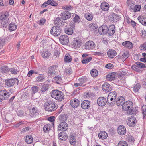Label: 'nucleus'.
Here are the masks:
<instances>
[{
	"label": "nucleus",
	"mask_w": 146,
	"mask_h": 146,
	"mask_svg": "<svg viewBox=\"0 0 146 146\" xmlns=\"http://www.w3.org/2000/svg\"><path fill=\"white\" fill-rule=\"evenodd\" d=\"M57 108L58 106L52 100H48L44 105V109L48 111H54Z\"/></svg>",
	"instance_id": "f257e3e1"
},
{
	"label": "nucleus",
	"mask_w": 146,
	"mask_h": 146,
	"mask_svg": "<svg viewBox=\"0 0 146 146\" xmlns=\"http://www.w3.org/2000/svg\"><path fill=\"white\" fill-rule=\"evenodd\" d=\"M51 95L52 97L60 102L62 101L64 99L63 92L58 90H52L51 92Z\"/></svg>",
	"instance_id": "f03ea898"
},
{
	"label": "nucleus",
	"mask_w": 146,
	"mask_h": 146,
	"mask_svg": "<svg viewBox=\"0 0 146 146\" xmlns=\"http://www.w3.org/2000/svg\"><path fill=\"white\" fill-rule=\"evenodd\" d=\"M9 15V12L7 11L0 13V20L3 22L4 27H6L8 23Z\"/></svg>",
	"instance_id": "7ed1b4c3"
},
{
	"label": "nucleus",
	"mask_w": 146,
	"mask_h": 146,
	"mask_svg": "<svg viewBox=\"0 0 146 146\" xmlns=\"http://www.w3.org/2000/svg\"><path fill=\"white\" fill-rule=\"evenodd\" d=\"M82 43V40L78 37L74 39L71 44V46L74 49L79 48L81 46Z\"/></svg>",
	"instance_id": "20e7f679"
},
{
	"label": "nucleus",
	"mask_w": 146,
	"mask_h": 146,
	"mask_svg": "<svg viewBox=\"0 0 146 146\" xmlns=\"http://www.w3.org/2000/svg\"><path fill=\"white\" fill-rule=\"evenodd\" d=\"M51 33L54 36H58L61 33L60 28L59 26L53 27L50 31Z\"/></svg>",
	"instance_id": "39448f33"
},
{
	"label": "nucleus",
	"mask_w": 146,
	"mask_h": 146,
	"mask_svg": "<svg viewBox=\"0 0 146 146\" xmlns=\"http://www.w3.org/2000/svg\"><path fill=\"white\" fill-rule=\"evenodd\" d=\"M10 93L4 90L0 91V102L3 99H7L9 97Z\"/></svg>",
	"instance_id": "423d86ee"
},
{
	"label": "nucleus",
	"mask_w": 146,
	"mask_h": 146,
	"mask_svg": "<svg viewBox=\"0 0 146 146\" xmlns=\"http://www.w3.org/2000/svg\"><path fill=\"white\" fill-rule=\"evenodd\" d=\"M5 84L9 87H11L14 86L16 83H18V80L16 78L8 79L5 80Z\"/></svg>",
	"instance_id": "0eeeda50"
},
{
	"label": "nucleus",
	"mask_w": 146,
	"mask_h": 146,
	"mask_svg": "<svg viewBox=\"0 0 146 146\" xmlns=\"http://www.w3.org/2000/svg\"><path fill=\"white\" fill-rule=\"evenodd\" d=\"M39 111L36 107H33L29 111V115L31 117H36L39 115Z\"/></svg>",
	"instance_id": "6e6552de"
},
{
	"label": "nucleus",
	"mask_w": 146,
	"mask_h": 146,
	"mask_svg": "<svg viewBox=\"0 0 146 146\" xmlns=\"http://www.w3.org/2000/svg\"><path fill=\"white\" fill-rule=\"evenodd\" d=\"M136 122V119L135 117L133 116L129 117L127 121V125L130 127L134 126L135 125Z\"/></svg>",
	"instance_id": "1a4fd4ad"
},
{
	"label": "nucleus",
	"mask_w": 146,
	"mask_h": 146,
	"mask_svg": "<svg viewBox=\"0 0 146 146\" xmlns=\"http://www.w3.org/2000/svg\"><path fill=\"white\" fill-rule=\"evenodd\" d=\"M133 105L132 102L130 101H128L125 102L122 106L123 110L125 111H127L133 107Z\"/></svg>",
	"instance_id": "9d476101"
},
{
	"label": "nucleus",
	"mask_w": 146,
	"mask_h": 146,
	"mask_svg": "<svg viewBox=\"0 0 146 146\" xmlns=\"http://www.w3.org/2000/svg\"><path fill=\"white\" fill-rule=\"evenodd\" d=\"M59 40L62 44L66 45L69 42V39L67 35H63L60 36Z\"/></svg>",
	"instance_id": "9b49d317"
},
{
	"label": "nucleus",
	"mask_w": 146,
	"mask_h": 146,
	"mask_svg": "<svg viewBox=\"0 0 146 146\" xmlns=\"http://www.w3.org/2000/svg\"><path fill=\"white\" fill-rule=\"evenodd\" d=\"M95 46L94 43L92 41H88L85 44V48L86 49L88 50H92Z\"/></svg>",
	"instance_id": "f8f14e48"
},
{
	"label": "nucleus",
	"mask_w": 146,
	"mask_h": 146,
	"mask_svg": "<svg viewBox=\"0 0 146 146\" xmlns=\"http://www.w3.org/2000/svg\"><path fill=\"white\" fill-rule=\"evenodd\" d=\"M108 27L106 25H103L100 27L98 29L99 33L102 35L106 34L108 33Z\"/></svg>",
	"instance_id": "ddd939ff"
},
{
	"label": "nucleus",
	"mask_w": 146,
	"mask_h": 146,
	"mask_svg": "<svg viewBox=\"0 0 146 146\" xmlns=\"http://www.w3.org/2000/svg\"><path fill=\"white\" fill-rule=\"evenodd\" d=\"M68 126L65 121L60 122L58 127V129L60 131H65L68 129Z\"/></svg>",
	"instance_id": "4468645a"
},
{
	"label": "nucleus",
	"mask_w": 146,
	"mask_h": 146,
	"mask_svg": "<svg viewBox=\"0 0 146 146\" xmlns=\"http://www.w3.org/2000/svg\"><path fill=\"white\" fill-rule=\"evenodd\" d=\"M102 89L106 92H109L112 90L111 86L107 82L105 83L102 86Z\"/></svg>",
	"instance_id": "2eb2a0df"
},
{
	"label": "nucleus",
	"mask_w": 146,
	"mask_h": 146,
	"mask_svg": "<svg viewBox=\"0 0 146 146\" xmlns=\"http://www.w3.org/2000/svg\"><path fill=\"white\" fill-rule=\"evenodd\" d=\"M97 102L99 106H103L106 105L107 102L106 99L104 97H101L98 98Z\"/></svg>",
	"instance_id": "dca6fc26"
},
{
	"label": "nucleus",
	"mask_w": 146,
	"mask_h": 146,
	"mask_svg": "<svg viewBox=\"0 0 146 146\" xmlns=\"http://www.w3.org/2000/svg\"><path fill=\"white\" fill-rule=\"evenodd\" d=\"M57 67L55 66H53L50 67L48 74L51 76H53L56 74Z\"/></svg>",
	"instance_id": "f3484780"
},
{
	"label": "nucleus",
	"mask_w": 146,
	"mask_h": 146,
	"mask_svg": "<svg viewBox=\"0 0 146 146\" xmlns=\"http://www.w3.org/2000/svg\"><path fill=\"white\" fill-rule=\"evenodd\" d=\"M117 131L118 133L120 135H124L126 132V128L124 126L120 125L118 128Z\"/></svg>",
	"instance_id": "a211bd4d"
},
{
	"label": "nucleus",
	"mask_w": 146,
	"mask_h": 146,
	"mask_svg": "<svg viewBox=\"0 0 146 146\" xmlns=\"http://www.w3.org/2000/svg\"><path fill=\"white\" fill-rule=\"evenodd\" d=\"M81 107L84 109L86 110L88 109L90 106V103L89 101L84 100L82 103Z\"/></svg>",
	"instance_id": "6ab92c4d"
},
{
	"label": "nucleus",
	"mask_w": 146,
	"mask_h": 146,
	"mask_svg": "<svg viewBox=\"0 0 146 146\" xmlns=\"http://www.w3.org/2000/svg\"><path fill=\"white\" fill-rule=\"evenodd\" d=\"M125 102V98L123 96L119 97L118 98L117 100L116 101L117 105L119 106H123Z\"/></svg>",
	"instance_id": "aec40b11"
},
{
	"label": "nucleus",
	"mask_w": 146,
	"mask_h": 146,
	"mask_svg": "<svg viewBox=\"0 0 146 146\" xmlns=\"http://www.w3.org/2000/svg\"><path fill=\"white\" fill-rule=\"evenodd\" d=\"M58 138L60 140L63 141H66L68 138L67 134L64 132H61L58 134Z\"/></svg>",
	"instance_id": "412c9836"
},
{
	"label": "nucleus",
	"mask_w": 146,
	"mask_h": 146,
	"mask_svg": "<svg viewBox=\"0 0 146 146\" xmlns=\"http://www.w3.org/2000/svg\"><path fill=\"white\" fill-rule=\"evenodd\" d=\"M70 105L73 108H77L79 105L80 101L77 99H74L70 101Z\"/></svg>",
	"instance_id": "4be33fe9"
},
{
	"label": "nucleus",
	"mask_w": 146,
	"mask_h": 146,
	"mask_svg": "<svg viewBox=\"0 0 146 146\" xmlns=\"http://www.w3.org/2000/svg\"><path fill=\"white\" fill-rule=\"evenodd\" d=\"M108 33L110 36L113 35L115 32V26L114 25H110L108 27Z\"/></svg>",
	"instance_id": "5701e85b"
},
{
	"label": "nucleus",
	"mask_w": 146,
	"mask_h": 146,
	"mask_svg": "<svg viewBox=\"0 0 146 146\" xmlns=\"http://www.w3.org/2000/svg\"><path fill=\"white\" fill-rule=\"evenodd\" d=\"M61 16L62 19L65 20L70 18L71 14L68 11H64L61 13Z\"/></svg>",
	"instance_id": "b1692460"
},
{
	"label": "nucleus",
	"mask_w": 146,
	"mask_h": 146,
	"mask_svg": "<svg viewBox=\"0 0 146 146\" xmlns=\"http://www.w3.org/2000/svg\"><path fill=\"white\" fill-rule=\"evenodd\" d=\"M108 56L110 58H112L115 56L117 55L116 51L112 49H110L107 53Z\"/></svg>",
	"instance_id": "393cba45"
},
{
	"label": "nucleus",
	"mask_w": 146,
	"mask_h": 146,
	"mask_svg": "<svg viewBox=\"0 0 146 146\" xmlns=\"http://www.w3.org/2000/svg\"><path fill=\"white\" fill-rule=\"evenodd\" d=\"M107 137V133L104 131H100L98 135L99 138L100 139L102 140L106 138Z\"/></svg>",
	"instance_id": "a878e982"
},
{
	"label": "nucleus",
	"mask_w": 146,
	"mask_h": 146,
	"mask_svg": "<svg viewBox=\"0 0 146 146\" xmlns=\"http://www.w3.org/2000/svg\"><path fill=\"white\" fill-rule=\"evenodd\" d=\"M130 10L131 11L136 12L139 11L140 10L141 6L140 5H135L133 7V6L131 5L130 6Z\"/></svg>",
	"instance_id": "bb28decb"
},
{
	"label": "nucleus",
	"mask_w": 146,
	"mask_h": 146,
	"mask_svg": "<svg viewBox=\"0 0 146 146\" xmlns=\"http://www.w3.org/2000/svg\"><path fill=\"white\" fill-rule=\"evenodd\" d=\"M122 45L129 49H132L133 46L132 43L129 41H126L123 42Z\"/></svg>",
	"instance_id": "cd10ccee"
},
{
	"label": "nucleus",
	"mask_w": 146,
	"mask_h": 146,
	"mask_svg": "<svg viewBox=\"0 0 146 146\" xmlns=\"http://www.w3.org/2000/svg\"><path fill=\"white\" fill-rule=\"evenodd\" d=\"M109 5L106 3H102L100 6L101 9L105 11H107L109 9Z\"/></svg>",
	"instance_id": "c85d7f7f"
},
{
	"label": "nucleus",
	"mask_w": 146,
	"mask_h": 146,
	"mask_svg": "<svg viewBox=\"0 0 146 146\" xmlns=\"http://www.w3.org/2000/svg\"><path fill=\"white\" fill-rule=\"evenodd\" d=\"M115 74L113 73H111L106 76V79L109 81L114 80L115 79Z\"/></svg>",
	"instance_id": "c756f323"
},
{
	"label": "nucleus",
	"mask_w": 146,
	"mask_h": 146,
	"mask_svg": "<svg viewBox=\"0 0 146 146\" xmlns=\"http://www.w3.org/2000/svg\"><path fill=\"white\" fill-rule=\"evenodd\" d=\"M139 21L143 25L146 26V17L140 16L138 18Z\"/></svg>",
	"instance_id": "7c9ffc66"
},
{
	"label": "nucleus",
	"mask_w": 146,
	"mask_h": 146,
	"mask_svg": "<svg viewBox=\"0 0 146 146\" xmlns=\"http://www.w3.org/2000/svg\"><path fill=\"white\" fill-rule=\"evenodd\" d=\"M69 139L70 143L71 145H74L76 144L75 137L73 136L72 134L70 135Z\"/></svg>",
	"instance_id": "2f4dec72"
},
{
	"label": "nucleus",
	"mask_w": 146,
	"mask_h": 146,
	"mask_svg": "<svg viewBox=\"0 0 146 146\" xmlns=\"http://www.w3.org/2000/svg\"><path fill=\"white\" fill-rule=\"evenodd\" d=\"M65 32L68 35H71L73 33V30L70 27H66L64 28Z\"/></svg>",
	"instance_id": "473e14b6"
},
{
	"label": "nucleus",
	"mask_w": 146,
	"mask_h": 146,
	"mask_svg": "<svg viewBox=\"0 0 146 146\" xmlns=\"http://www.w3.org/2000/svg\"><path fill=\"white\" fill-rule=\"evenodd\" d=\"M25 142L28 144H31L33 141V138L31 135H27L25 138Z\"/></svg>",
	"instance_id": "72a5a7b5"
},
{
	"label": "nucleus",
	"mask_w": 146,
	"mask_h": 146,
	"mask_svg": "<svg viewBox=\"0 0 146 146\" xmlns=\"http://www.w3.org/2000/svg\"><path fill=\"white\" fill-rule=\"evenodd\" d=\"M51 127L50 124H47L44 127L43 129L44 133H46L49 131L51 129Z\"/></svg>",
	"instance_id": "f704fd0d"
},
{
	"label": "nucleus",
	"mask_w": 146,
	"mask_h": 146,
	"mask_svg": "<svg viewBox=\"0 0 146 146\" xmlns=\"http://www.w3.org/2000/svg\"><path fill=\"white\" fill-rule=\"evenodd\" d=\"M17 28V25L14 23H10L9 26V29L10 31H13Z\"/></svg>",
	"instance_id": "c9c22d12"
},
{
	"label": "nucleus",
	"mask_w": 146,
	"mask_h": 146,
	"mask_svg": "<svg viewBox=\"0 0 146 146\" xmlns=\"http://www.w3.org/2000/svg\"><path fill=\"white\" fill-rule=\"evenodd\" d=\"M116 92L115 91L111 92L108 95V100H109L110 98V97H113L114 98H115V99H116Z\"/></svg>",
	"instance_id": "e433bc0d"
},
{
	"label": "nucleus",
	"mask_w": 146,
	"mask_h": 146,
	"mask_svg": "<svg viewBox=\"0 0 146 146\" xmlns=\"http://www.w3.org/2000/svg\"><path fill=\"white\" fill-rule=\"evenodd\" d=\"M64 60L66 62H70L72 60V57L69 54H66L65 56Z\"/></svg>",
	"instance_id": "4c0bfd02"
},
{
	"label": "nucleus",
	"mask_w": 146,
	"mask_h": 146,
	"mask_svg": "<svg viewBox=\"0 0 146 146\" xmlns=\"http://www.w3.org/2000/svg\"><path fill=\"white\" fill-rule=\"evenodd\" d=\"M49 88V85L46 84L43 85L42 86L41 89V92L42 93H44Z\"/></svg>",
	"instance_id": "58836bf2"
},
{
	"label": "nucleus",
	"mask_w": 146,
	"mask_h": 146,
	"mask_svg": "<svg viewBox=\"0 0 146 146\" xmlns=\"http://www.w3.org/2000/svg\"><path fill=\"white\" fill-rule=\"evenodd\" d=\"M113 18V19H111V21H117V20H118L119 19H120V17L118 15L114 14L113 15H111L110 16V18Z\"/></svg>",
	"instance_id": "ea45409f"
},
{
	"label": "nucleus",
	"mask_w": 146,
	"mask_h": 146,
	"mask_svg": "<svg viewBox=\"0 0 146 146\" xmlns=\"http://www.w3.org/2000/svg\"><path fill=\"white\" fill-rule=\"evenodd\" d=\"M0 69L2 73H5L9 71V69L8 66H3L0 68Z\"/></svg>",
	"instance_id": "a19ab883"
},
{
	"label": "nucleus",
	"mask_w": 146,
	"mask_h": 146,
	"mask_svg": "<svg viewBox=\"0 0 146 146\" xmlns=\"http://www.w3.org/2000/svg\"><path fill=\"white\" fill-rule=\"evenodd\" d=\"M90 73L92 76L93 77H96L98 75V71L96 69H92Z\"/></svg>",
	"instance_id": "79ce46f5"
},
{
	"label": "nucleus",
	"mask_w": 146,
	"mask_h": 146,
	"mask_svg": "<svg viewBox=\"0 0 146 146\" xmlns=\"http://www.w3.org/2000/svg\"><path fill=\"white\" fill-rule=\"evenodd\" d=\"M85 17L88 20L90 21L92 20L93 18V15L90 13H87L85 14Z\"/></svg>",
	"instance_id": "37998d69"
},
{
	"label": "nucleus",
	"mask_w": 146,
	"mask_h": 146,
	"mask_svg": "<svg viewBox=\"0 0 146 146\" xmlns=\"http://www.w3.org/2000/svg\"><path fill=\"white\" fill-rule=\"evenodd\" d=\"M141 87V84L139 83H137L134 87L133 90L135 92H137Z\"/></svg>",
	"instance_id": "c03bdc74"
},
{
	"label": "nucleus",
	"mask_w": 146,
	"mask_h": 146,
	"mask_svg": "<svg viewBox=\"0 0 146 146\" xmlns=\"http://www.w3.org/2000/svg\"><path fill=\"white\" fill-rule=\"evenodd\" d=\"M92 57H89L84 59L82 60V62L83 64H87L92 59Z\"/></svg>",
	"instance_id": "a18cd8bd"
},
{
	"label": "nucleus",
	"mask_w": 146,
	"mask_h": 146,
	"mask_svg": "<svg viewBox=\"0 0 146 146\" xmlns=\"http://www.w3.org/2000/svg\"><path fill=\"white\" fill-rule=\"evenodd\" d=\"M47 3L48 4V5L54 6H57L58 5L57 3L53 0H48L47 1Z\"/></svg>",
	"instance_id": "49530a36"
},
{
	"label": "nucleus",
	"mask_w": 146,
	"mask_h": 146,
	"mask_svg": "<svg viewBox=\"0 0 146 146\" xmlns=\"http://www.w3.org/2000/svg\"><path fill=\"white\" fill-rule=\"evenodd\" d=\"M11 73L12 74H16L17 73L19 72V71L17 68L15 69L14 68H13L9 69V70Z\"/></svg>",
	"instance_id": "de8ad7c7"
},
{
	"label": "nucleus",
	"mask_w": 146,
	"mask_h": 146,
	"mask_svg": "<svg viewBox=\"0 0 146 146\" xmlns=\"http://www.w3.org/2000/svg\"><path fill=\"white\" fill-rule=\"evenodd\" d=\"M54 79L58 84H59L62 80L61 77L59 75L55 76L54 78Z\"/></svg>",
	"instance_id": "09e8293b"
},
{
	"label": "nucleus",
	"mask_w": 146,
	"mask_h": 146,
	"mask_svg": "<svg viewBox=\"0 0 146 146\" xmlns=\"http://www.w3.org/2000/svg\"><path fill=\"white\" fill-rule=\"evenodd\" d=\"M50 53L48 51H46L43 52L41 55L44 58H47L50 55Z\"/></svg>",
	"instance_id": "8fccbe9b"
},
{
	"label": "nucleus",
	"mask_w": 146,
	"mask_h": 146,
	"mask_svg": "<svg viewBox=\"0 0 146 146\" xmlns=\"http://www.w3.org/2000/svg\"><path fill=\"white\" fill-rule=\"evenodd\" d=\"M45 80V78L44 77V76L42 75H40L39 76L37 77L36 80L39 82H41Z\"/></svg>",
	"instance_id": "3c124183"
},
{
	"label": "nucleus",
	"mask_w": 146,
	"mask_h": 146,
	"mask_svg": "<svg viewBox=\"0 0 146 146\" xmlns=\"http://www.w3.org/2000/svg\"><path fill=\"white\" fill-rule=\"evenodd\" d=\"M55 119V116H51L48 118V120L52 123V125L54 126V121Z\"/></svg>",
	"instance_id": "603ef678"
},
{
	"label": "nucleus",
	"mask_w": 146,
	"mask_h": 146,
	"mask_svg": "<svg viewBox=\"0 0 146 146\" xmlns=\"http://www.w3.org/2000/svg\"><path fill=\"white\" fill-rule=\"evenodd\" d=\"M129 56V55L128 53H124L122 56V60L124 61Z\"/></svg>",
	"instance_id": "864d4df0"
},
{
	"label": "nucleus",
	"mask_w": 146,
	"mask_h": 146,
	"mask_svg": "<svg viewBox=\"0 0 146 146\" xmlns=\"http://www.w3.org/2000/svg\"><path fill=\"white\" fill-rule=\"evenodd\" d=\"M118 146H128V144L126 141H121L119 142Z\"/></svg>",
	"instance_id": "5fc2aeb1"
},
{
	"label": "nucleus",
	"mask_w": 146,
	"mask_h": 146,
	"mask_svg": "<svg viewBox=\"0 0 146 146\" xmlns=\"http://www.w3.org/2000/svg\"><path fill=\"white\" fill-rule=\"evenodd\" d=\"M31 90L32 93L34 94L38 92V87L37 86H34L32 87Z\"/></svg>",
	"instance_id": "6e6d98bb"
},
{
	"label": "nucleus",
	"mask_w": 146,
	"mask_h": 146,
	"mask_svg": "<svg viewBox=\"0 0 146 146\" xmlns=\"http://www.w3.org/2000/svg\"><path fill=\"white\" fill-rule=\"evenodd\" d=\"M135 64L138 66H139L141 68H146V64H145L143 63H141L139 62H136Z\"/></svg>",
	"instance_id": "4d7b16f0"
},
{
	"label": "nucleus",
	"mask_w": 146,
	"mask_h": 146,
	"mask_svg": "<svg viewBox=\"0 0 146 146\" xmlns=\"http://www.w3.org/2000/svg\"><path fill=\"white\" fill-rule=\"evenodd\" d=\"M46 21V20L44 18H41L40 20L38 21V23L40 25H43Z\"/></svg>",
	"instance_id": "13d9d810"
},
{
	"label": "nucleus",
	"mask_w": 146,
	"mask_h": 146,
	"mask_svg": "<svg viewBox=\"0 0 146 146\" xmlns=\"http://www.w3.org/2000/svg\"><path fill=\"white\" fill-rule=\"evenodd\" d=\"M140 49L141 50L146 51V42L144 43L140 46Z\"/></svg>",
	"instance_id": "bf43d9fd"
},
{
	"label": "nucleus",
	"mask_w": 146,
	"mask_h": 146,
	"mask_svg": "<svg viewBox=\"0 0 146 146\" xmlns=\"http://www.w3.org/2000/svg\"><path fill=\"white\" fill-rule=\"evenodd\" d=\"M74 21L75 22L78 23L80 21V18L76 14V15L74 18Z\"/></svg>",
	"instance_id": "052dcab7"
},
{
	"label": "nucleus",
	"mask_w": 146,
	"mask_h": 146,
	"mask_svg": "<svg viewBox=\"0 0 146 146\" xmlns=\"http://www.w3.org/2000/svg\"><path fill=\"white\" fill-rule=\"evenodd\" d=\"M114 66L111 63H109L106 64L105 66V67L107 68L111 69Z\"/></svg>",
	"instance_id": "680f3d73"
},
{
	"label": "nucleus",
	"mask_w": 146,
	"mask_h": 146,
	"mask_svg": "<svg viewBox=\"0 0 146 146\" xmlns=\"http://www.w3.org/2000/svg\"><path fill=\"white\" fill-rule=\"evenodd\" d=\"M64 73H65L67 74H70L72 73V70L70 68V69H66L64 71Z\"/></svg>",
	"instance_id": "e2e57ef3"
},
{
	"label": "nucleus",
	"mask_w": 146,
	"mask_h": 146,
	"mask_svg": "<svg viewBox=\"0 0 146 146\" xmlns=\"http://www.w3.org/2000/svg\"><path fill=\"white\" fill-rule=\"evenodd\" d=\"M137 112V110H136V109H131V110L130 111H129V113H128L129 114H135Z\"/></svg>",
	"instance_id": "0e129e2a"
},
{
	"label": "nucleus",
	"mask_w": 146,
	"mask_h": 146,
	"mask_svg": "<svg viewBox=\"0 0 146 146\" xmlns=\"http://www.w3.org/2000/svg\"><path fill=\"white\" fill-rule=\"evenodd\" d=\"M61 20L59 18H57L55 20L54 22L55 24L58 25H60V23H61Z\"/></svg>",
	"instance_id": "69168bd1"
},
{
	"label": "nucleus",
	"mask_w": 146,
	"mask_h": 146,
	"mask_svg": "<svg viewBox=\"0 0 146 146\" xmlns=\"http://www.w3.org/2000/svg\"><path fill=\"white\" fill-rule=\"evenodd\" d=\"M17 114L19 116L22 117L23 116L24 113L23 111L20 110L18 111L17 112Z\"/></svg>",
	"instance_id": "338daca9"
},
{
	"label": "nucleus",
	"mask_w": 146,
	"mask_h": 146,
	"mask_svg": "<svg viewBox=\"0 0 146 146\" xmlns=\"http://www.w3.org/2000/svg\"><path fill=\"white\" fill-rule=\"evenodd\" d=\"M108 101V104H109L108 105L110 106H113L114 104H115V102H116V101L115 100H113V101H111V102H110V101H109V100H108H108H107Z\"/></svg>",
	"instance_id": "774afa93"
}]
</instances>
